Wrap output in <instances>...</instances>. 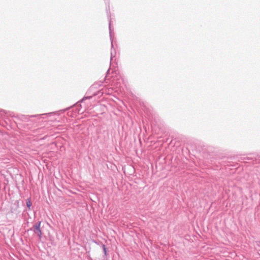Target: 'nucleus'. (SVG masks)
Listing matches in <instances>:
<instances>
[{
    "label": "nucleus",
    "instance_id": "obj_1",
    "mask_svg": "<svg viewBox=\"0 0 260 260\" xmlns=\"http://www.w3.org/2000/svg\"><path fill=\"white\" fill-rule=\"evenodd\" d=\"M41 222L34 225V232L40 237L41 236V231L40 229Z\"/></svg>",
    "mask_w": 260,
    "mask_h": 260
},
{
    "label": "nucleus",
    "instance_id": "obj_2",
    "mask_svg": "<svg viewBox=\"0 0 260 260\" xmlns=\"http://www.w3.org/2000/svg\"><path fill=\"white\" fill-rule=\"evenodd\" d=\"M31 202L30 199H27L26 200V206L27 207L30 209L31 206Z\"/></svg>",
    "mask_w": 260,
    "mask_h": 260
},
{
    "label": "nucleus",
    "instance_id": "obj_3",
    "mask_svg": "<svg viewBox=\"0 0 260 260\" xmlns=\"http://www.w3.org/2000/svg\"><path fill=\"white\" fill-rule=\"evenodd\" d=\"M103 248H104V252L106 253V247H105V245H103Z\"/></svg>",
    "mask_w": 260,
    "mask_h": 260
}]
</instances>
